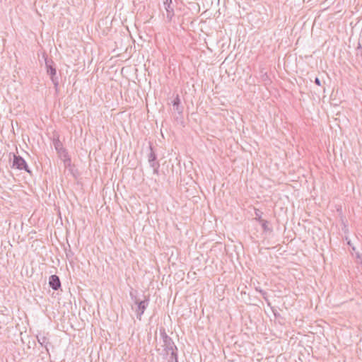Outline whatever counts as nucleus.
Masks as SVG:
<instances>
[{
	"label": "nucleus",
	"mask_w": 362,
	"mask_h": 362,
	"mask_svg": "<svg viewBox=\"0 0 362 362\" xmlns=\"http://www.w3.org/2000/svg\"><path fill=\"white\" fill-rule=\"evenodd\" d=\"M13 156V163L11 168L18 169L19 170H25V172L31 174L32 171L28 167L25 159L21 156L16 155L15 153H10V156Z\"/></svg>",
	"instance_id": "obj_3"
},
{
	"label": "nucleus",
	"mask_w": 362,
	"mask_h": 362,
	"mask_svg": "<svg viewBox=\"0 0 362 362\" xmlns=\"http://www.w3.org/2000/svg\"><path fill=\"white\" fill-rule=\"evenodd\" d=\"M62 158H63L64 166L66 168L69 167L71 165V160L69 154H66V156H62Z\"/></svg>",
	"instance_id": "obj_13"
},
{
	"label": "nucleus",
	"mask_w": 362,
	"mask_h": 362,
	"mask_svg": "<svg viewBox=\"0 0 362 362\" xmlns=\"http://www.w3.org/2000/svg\"><path fill=\"white\" fill-rule=\"evenodd\" d=\"M163 4L164 8L166 11V17L168 20L170 21L174 16V10L173 8L171 6L172 0H170V3L163 2Z\"/></svg>",
	"instance_id": "obj_7"
},
{
	"label": "nucleus",
	"mask_w": 362,
	"mask_h": 362,
	"mask_svg": "<svg viewBox=\"0 0 362 362\" xmlns=\"http://www.w3.org/2000/svg\"><path fill=\"white\" fill-rule=\"evenodd\" d=\"M361 48H362L361 45L360 43H358L357 49H361Z\"/></svg>",
	"instance_id": "obj_19"
},
{
	"label": "nucleus",
	"mask_w": 362,
	"mask_h": 362,
	"mask_svg": "<svg viewBox=\"0 0 362 362\" xmlns=\"http://www.w3.org/2000/svg\"><path fill=\"white\" fill-rule=\"evenodd\" d=\"M150 150H151V151H150V153L148 154V162L149 161H155V160H157L156 155L153 152V148H152L151 146L150 147Z\"/></svg>",
	"instance_id": "obj_12"
},
{
	"label": "nucleus",
	"mask_w": 362,
	"mask_h": 362,
	"mask_svg": "<svg viewBox=\"0 0 362 362\" xmlns=\"http://www.w3.org/2000/svg\"><path fill=\"white\" fill-rule=\"evenodd\" d=\"M315 83L316 85L319 86H321V81H320V78H319L318 77H316V78H315Z\"/></svg>",
	"instance_id": "obj_17"
},
{
	"label": "nucleus",
	"mask_w": 362,
	"mask_h": 362,
	"mask_svg": "<svg viewBox=\"0 0 362 362\" xmlns=\"http://www.w3.org/2000/svg\"><path fill=\"white\" fill-rule=\"evenodd\" d=\"M130 296L136 305V308L135 309L136 317L141 320L142 315L149 304L150 298L148 296H144V299L141 300L137 298L136 296H134L132 292H130Z\"/></svg>",
	"instance_id": "obj_1"
},
{
	"label": "nucleus",
	"mask_w": 362,
	"mask_h": 362,
	"mask_svg": "<svg viewBox=\"0 0 362 362\" xmlns=\"http://www.w3.org/2000/svg\"><path fill=\"white\" fill-rule=\"evenodd\" d=\"M160 334L162 337L163 342L164 351L166 354H169L170 351L173 350H177L173 339L167 334L164 328L160 329Z\"/></svg>",
	"instance_id": "obj_4"
},
{
	"label": "nucleus",
	"mask_w": 362,
	"mask_h": 362,
	"mask_svg": "<svg viewBox=\"0 0 362 362\" xmlns=\"http://www.w3.org/2000/svg\"><path fill=\"white\" fill-rule=\"evenodd\" d=\"M261 225H262V227L264 230V231L267 232V231H272V229L270 228H269L268 226V224H269V222L266 220H264L263 221L260 222Z\"/></svg>",
	"instance_id": "obj_14"
},
{
	"label": "nucleus",
	"mask_w": 362,
	"mask_h": 362,
	"mask_svg": "<svg viewBox=\"0 0 362 362\" xmlns=\"http://www.w3.org/2000/svg\"><path fill=\"white\" fill-rule=\"evenodd\" d=\"M37 341L40 344L41 346H43L45 347L46 350L48 351V349L47 347V345L49 344L48 339L47 337L42 335H37Z\"/></svg>",
	"instance_id": "obj_9"
},
{
	"label": "nucleus",
	"mask_w": 362,
	"mask_h": 362,
	"mask_svg": "<svg viewBox=\"0 0 362 362\" xmlns=\"http://www.w3.org/2000/svg\"><path fill=\"white\" fill-rule=\"evenodd\" d=\"M177 350H173L171 351H170L169 354L170 356L168 359V362H178V359H177Z\"/></svg>",
	"instance_id": "obj_10"
},
{
	"label": "nucleus",
	"mask_w": 362,
	"mask_h": 362,
	"mask_svg": "<svg viewBox=\"0 0 362 362\" xmlns=\"http://www.w3.org/2000/svg\"><path fill=\"white\" fill-rule=\"evenodd\" d=\"M174 110L177 112L178 114H182L183 112V107L180 105V99L179 95H177L175 99L172 102Z\"/></svg>",
	"instance_id": "obj_8"
},
{
	"label": "nucleus",
	"mask_w": 362,
	"mask_h": 362,
	"mask_svg": "<svg viewBox=\"0 0 362 362\" xmlns=\"http://www.w3.org/2000/svg\"><path fill=\"white\" fill-rule=\"evenodd\" d=\"M150 166L153 168V173L158 175V169L160 167L159 163L157 160L149 161Z\"/></svg>",
	"instance_id": "obj_11"
},
{
	"label": "nucleus",
	"mask_w": 362,
	"mask_h": 362,
	"mask_svg": "<svg viewBox=\"0 0 362 362\" xmlns=\"http://www.w3.org/2000/svg\"><path fill=\"white\" fill-rule=\"evenodd\" d=\"M69 249L67 250V249H65V252H66V258L67 259H70L72 257V256L74 255V253L73 252L71 251V250L70 249V245H69Z\"/></svg>",
	"instance_id": "obj_16"
},
{
	"label": "nucleus",
	"mask_w": 362,
	"mask_h": 362,
	"mask_svg": "<svg viewBox=\"0 0 362 362\" xmlns=\"http://www.w3.org/2000/svg\"><path fill=\"white\" fill-rule=\"evenodd\" d=\"M259 291L262 294L263 298L266 299L265 295L267 294V293L263 291L262 290H259Z\"/></svg>",
	"instance_id": "obj_18"
},
{
	"label": "nucleus",
	"mask_w": 362,
	"mask_h": 362,
	"mask_svg": "<svg viewBox=\"0 0 362 362\" xmlns=\"http://www.w3.org/2000/svg\"><path fill=\"white\" fill-rule=\"evenodd\" d=\"M53 144H54L55 150L57 151V152L61 157L66 156V154H68V152L63 147V144H62V141L59 140V137L54 138Z\"/></svg>",
	"instance_id": "obj_5"
},
{
	"label": "nucleus",
	"mask_w": 362,
	"mask_h": 362,
	"mask_svg": "<svg viewBox=\"0 0 362 362\" xmlns=\"http://www.w3.org/2000/svg\"><path fill=\"white\" fill-rule=\"evenodd\" d=\"M45 68L48 75L50 76V79L54 84L55 88L59 86V78L57 76L56 65L52 59H48L47 57L45 58Z\"/></svg>",
	"instance_id": "obj_2"
},
{
	"label": "nucleus",
	"mask_w": 362,
	"mask_h": 362,
	"mask_svg": "<svg viewBox=\"0 0 362 362\" xmlns=\"http://www.w3.org/2000/svg\"><path fill=\"white\" fill-rule=\"evenodd\" d=\"M164 2L170 3V0H165Z\"/></svg>",
	"instance_id": "obj_20"
},
{
	"label": "nucleus",
	"mask_w": 362,
	"mask_h": 362,
	"mask_svg": "<svg viewBox=\"0 0 362 362\" xmlns=\"http://www.w3.org/2000/svg\"><path fill=\"white\" fill-rule=\"evenodd\" d=\"M49 286L54 291H57L61 287V281L57 275L53 274L49 279Z\"/></svg>",
	"instance_id": "obj_6"
},
{
	"label": "nucleus",
	"mask_w": 362,
	"mask_h": 362,
	"mask_svg": "<svg viewBox=\"0 0 362 362\" xmlns=\"http://www.w3.org/2000/svg\"><path fill=\"white\" fill-rule=\"evenodd\" d=\"M262 213L259 210H258V209L255 210V214L256 216L255 219H257L259 223L264 221V219L262 218Z\"/></svg>",
	"instance_id": "obj_15"
}]
</instances>
